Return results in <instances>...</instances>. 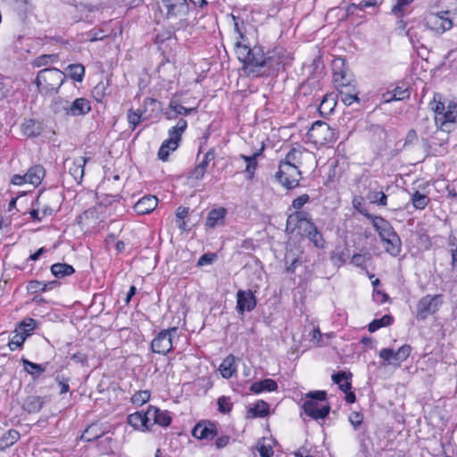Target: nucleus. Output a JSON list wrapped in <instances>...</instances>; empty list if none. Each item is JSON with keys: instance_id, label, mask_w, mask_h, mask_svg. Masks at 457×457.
Returning a JSON list of instances; mask_svg holds the SVG:
<instances>
[{"instance_id": "obj_15", "label": "nucleus", "mask_w": 457, "mask_h": 457, "mask_svg": "<svg viewBox=\"0 0 457 457\" xmlns=\"http://www.w3.org/2000/svg\"><path fill=\"white\" fill-rule=\"evenodd\" d=\"M192 436L197 439L212 440L217 436V429L210 421H200L192 429Z\"/></svg>"}, {"instance_id": "obj_64", "label": "nucleus", "mask_w": 457, "mask_h": 457, "mask_svg": "<svg viewBox=\"0 0 457 457\" xmlns=\"http://www.w3.org/2000/svg\"><path fill=\"white\" fill-rule=\"evenodd\" d=\"M258 452L261 457H271L273 450L270 445H261L258 446Z\"/></svg>"}, {"instance_id": "obj_2", "label": "nucleus", "mask_w": 457, "mask_h": 457, "mask_svg": "<svg viewBox=\"0 0 457 457\" xmlns=\"http://www.w3.org/2000/svg\"><path fill=\"white\" fill-rule=\"evenodd\" d=\"M236 53L238 60L243 62L245 72L250 76H263L266 71L263 70L264 53L261 46L250 47L241 43L236 44Z\"/></svg>"}, {"instance_id": "obj_59", "label": "nucleus", "mask_w": 457, "mask_h": 457, "mask_svg": "<svg viewBox=\"0 0 457 457\" xmlns=\"http://www.w3.org/2000/svg\"><path fill=\"white\" fill-rule=\"evenodd\" d=\"M217 403H218L219 411L220 412L227 413V412L230 411L232 404L229 402L228 398H227L225 396H221L218 399Z\"/></svg>"}, {"instance_id": "obj_51", "label": "nucleus", "mask_w": 457, "mask_h": 457, "mask_svg": "<svg viewBox=\"0 0 457 457\" xmlns=\"http://www.w3.org/2000/svg\"><path fill=\"white\" fill-rule=\"evenodd\" d=\"M127 119L130 128L134 130L142 120V112L140 111L129 110Z\"/></svg>"}, {"instance_id": "obj_27", "label": "nucleus", "mask_w": 457, "mask_h": 457, "mask_svg": "<svg viewBox=\"0 0 457 457\" xmlns=\"http://www.w3.org/2000/svg\"><path fill=\"white\" fill-rule=\"evenodd\" d=\"M277 382L271 378L254 382L250 386V390L255 394H260L263 391L272 392L277 390Z\"/></svg>"}, {"instance_id": "obj_26", "label": "nucleus", "mask_w": 457, "mask_h": 457, "mask_svg": "<svg viewBox=\"0 0 457 457\" xmlns=\"http://www.w3.org/2000/svg\"><path fill=\"white\" fill-rule=\"evenodd\" d=\"M220 372L224 378H231L237 371L236 358L234 355H228L220 365Z\"/></svg>"}, {"instance_id": "obj_63", "label": "nucleus", "mask_w": 457, "mask_h": 457, "mask_svg": "<svg viewBox=\"0 0 457 457\" xmlns=\"http://www.w3.org/2000/svg\"><path fill=\"white\" fill-rule=\"evenodd\" d=\"M351 262L357 267H363L366 263V257L361 253H355L352 257Z\"/></svg>"}, {"instance_id": "obj_18", "label": "nucleus", "mask_w": 457, "mask_h": 457, "mask_svg": "<svg viewBox=\"0 0 457 457\" xmlns=\"http://www.w3.org/2000/svg\"><path fill=\"white\" fill-rule=\"evenodd\" d=\"M91 111L90 102L84 97L76 98L73 102L69 101V116L77 117L87 114Z\"/></svg>"}, {"instance_id": "obj_61", "label": "nucleus", "mask_w": 457, "mask_h": 457, "mask_svg": "<svg viewBox=\"0 0 457 457\" xmlns=\"http://www.w3.org/2000/svg\"><path fill=\"white\" fill-rule=\"evenodd\" d=\"M206 173L205 170H203V168H199L197 165L195 167V169L190 172L189 179L194 180H201L204 174Z\"/></svg>"}, {"instance_id": "obj_58", "label": "nucleus", "mask_w": 457, "mask_h": 457, "mask_svg": "<svg viewBox=\"0 0 457 457\" xmlns=\"http://www.w3.org/2000/svg\"><path fill=\"white\" fill-rule=\"evenodd\" d=\"M310 201V196L307 194H303L302 195L296 197L292 202V207L295 210H301V208Z\"/></svg>"}, {"instance_id": "obj_41", "label": "nucleus", "mask_w": 457, "mask_h": 457, "mask_svg": "<svg viewBox=\"0 0 457 457\" xmlns=\"http://www.w3.org/2000/svg\"><path fill=\"white\" fill-rule=\"evenodd\" d=\"M261 154V151L254 153L251 156H246L242 154L241 158L245 162L246 167H245V172L248 174L249 179H252L253 177L255 169L257 167V162L256 158Z\"/></svg>"}, {"instance_id": "obj_40", "label": "nucleus", "mask_w": 457, "mask_h": 457, "mask_svg": "<svg viewBox=\"0 0 457 457\" xmlns=\"http://www.w3.org/2000/svg\"><path fill=\"white\" fill-rule=\"evenodd\" d=\"M69 76L77 82H81L85 76V67L81 63L70 64L67 67Z\"/></svg>"}, {"instance_id": "obj_22", "label": "nucleus", "mask_w": 457, "mask_h": 457, "mask_svg": "<svg viewBox=\"0 0 457 457\" xmlns=\"http://www.w3.org/2000/svg\"><path fill=\"white\" fill-rule=\"evenodd\" d=\"M87 159L83 156L74 158L69 164V172L76 181H80L84 177V168Z\"/></svg>"}, {"instance_id": "obj_14", "label": "nucleus", "mask_w": 457, "mask_h": 457, "mask_svg": "<svg viewBox=\"0 0 457 457\" xmlns=\"http://www.w3.org/2000/svg\"><path fill=\"white\" fill-rule=\"evenodd\" d=\"M256 306V299L252 291L238 290L237 293V310L238 313L253 311Z\"/></svg>"}, {"instance_id": "obj_46", "label": "nucleus", "mask_w": 457, "mask_h": 457, "mask_svg": "<svg viewBox=\"0 0 457 457\" xmlns=\"http://www.w3.org/2000/svg\"><path fill=\"white\" fill-rule=\"evenodd\" d=\"M390 96L386 99V102L393 100L402 101L410 97V92L407 88L403 87H396L391 93H388Z\"/></svg>"}, {"instance_id": "obj_39", "label": "nucleus", "mask_w": 457, "mask_h": 457, "mask_svg": "<svg viewBox=\"0 0 457 457\" xmlns=\"http://www.w3.org/2000/svg\"><path fill=\"white\" fill-rule=\"evenodd\" d=\"M306 222V227H308V221H312L310 218V214L307 212L295 210V212L290 214L287 218V228L289 229L290 225L294 222Z\"/></svg>"}, {"instance_id": "obj_54", "label": "nucleus", "mask_w": 457, "mask_h": 457, "mask_svg": "<svg viewBox=\"0 0 457 457\" xmlns=\"http://www.w3.org/2000/svg\"><path fill=\"white\" fill-rule=\"evenodd\" d=\"M47 284L37 280H33L29 282L27 286V289L31 294H36L38 292H45L47 288Z\"/></svg>"}, {"instance_id": "obj_34", "label": "nucleus", "mask_w": 457, "mask_h": 457, "mask_svg": "<svg viewBox=\"0 0 457 457\" xmlns=\"http://www.w3.org/2000/svg\"><path fill=\"white\" fill-rule=\"evenodd\" d=\"M51 272L54 277L62 278L73 274L75 270L71 265L67 263H54L51 266Z\"/></svg>"}, {"instance_id": "obj_1", "label": "nucleus", "mask_w": 457, "mask_h": 457, "mask_svg": "<svg viewBox=\"0 0 457 457\" xmlns=\"http://www.w3.org/2000/svg\"><path fill=\"white\" fill-rule=\"evenodd\" d=\"M429 106L436 114L435 121L439 128L433 139L440 140L439 145L443 146L448 141V137L445 133L451 130L453 124L457 120V103L453 101H448L447 103L442 101L441 94L435 93Z\"/></svg>"}, {"instance_id": "obj_17", "label": "nucleus", "mask_w": 457, "mask_h": 457, "mask_svg": "<svg viewBox=\"0 0 457 457\" xmlns=\"http://www.w3.org/2000/svg\"><path fill=\"white\" fill-rule=\"evenodd\" d=\"M196 108H187L179 104V102L172 97L169 103L164 115L168 120H174L178 116H187L195 112Z\"/></svg>"}, {"instance_id": "obj_25", "label": "nucleus", "mask_w": 457, "mask_h": 457, "mask_svg": "<svg viewBox=\"0 0 457 457\" xmlns=\"http://www.w3.org/2000/svg\"><path fill=\"white\" fill-rule=\"evenodd\" d=\"M45 174L46 170L43 166L34 165L30 167L26 173L27 181L28 183L37 187L44 179Z\"/></svg>"}, {"instance_id": "obj_30", "label": "nucleus", "mask_w": 457, "mask_h": 457, "mask_svg": "<svg viewBox=\"0 0 457 457\" xmlns=\"http://www.w3.org/2000/svg\"><path fill=\"white\" fill-rule=\"evenodd\" d=\"M338 96L341 101L345 105H351L354 102H359L358 91L354 86H351V87H346L343 89H339Z\"/></svg>"}, {"instance_id": "obj_32", "label": "nucleus", "mask_w": 457, "mask_h": 457, "mask_svg": "<svg viewBox=\"0 0 457 457\" xmlns=\"http://www.w3.org/2000/svg\"><path fill=\"white\" fill-rule=\"evenodd\" d=\"M352 378L351 373H346L345 371H339L332 376V380L334 383L338 385L339 388L343 392H347L351 388L350 379Z\"/></svg>"}, {"instance_id": "obj_33", "label": "nucleus", "mask_w": 457, "mask_h": 457, "mask_svg": "<svg viewBox=\"0 0 457 457\" xmlns=\"http://www.w3.org/2000/svg\"><path fill=\"white\" fill-rule=\"evenodd\" d=\"M386 245V251L392 256H397L401 252V241L399 237L395 234L383 241Z\"/></svg>"}, {"instance_id": "obj_21", "label": "nucleus", "mask_w": 457, "mask_h": 457, "mask_svg": "<svg viewBox=\"0 0 457 457\" xmlns=\"http://www.w3.org/2000/svg\"><path fill=\"white\" fill-rule=\"evenodd\" d=\"M372 224L376 230L378 232L382 241L386 240V238L390 237L395 232L393 230L392 226L383 218L373 216L371 218Z\"/></svg>"}, {"instance_id": "obj_5", "label": "nucleus", "mask_w": 457, "mask_h": 457, "mask_svg": "<svg viewBox=\"0 0 457 457\" xmlns=\"http://www.w3.org/2000/svg\"><path fill=\"white\" fill-rule=\"evenodd\" d=\"M188 10L187 0H162L161 12H164L168 19H179V21L173 27L174 34L191 26L187 19L184 18L188 13Z\"/></svg>"}, {"instance_id": "obj_11", "label": "nucleus", "mask_w": 457, "mask_h": 457, "mask_svg": "<svg viewBox=\"0 0 457 457\" xmlns=\"http://www.w3.org/2000/svg\"><path fill=\"white\" fill-rule=\"evenodd\" d=\"M442 302L440 295H427L417 304V315L420 320H425L429 315L437 312Z\"/></svg>"}, {"instance_id": "obj_8", "label": "nucleus", "mask_w": 457, "mask_h": 457, "mask_svg": "<svg viewBox=\"0 0 457 457\" xmlns=\"http://www.w3.org/2000/svg\"><path fill=\"white\" fill-rule=\"evenodd\" d=\"M310 141L315 145H326L337 140L335 129L324 121H315L307 132Z\"/></svg>"}, {"instance_id": "obj_12", "label": "nucleus", "mask_w": 457, "mask_h": 457, "mask_svg": "<svg viewBox=\"0 0 457 457\" xmlns=\"http://www.w3.org/2000/svg\"><path fill=\"white\" fill-rule=\"evenodd\" d=\"M411 347L409 345H403L397 351L391 348H383L379 352V357L387 364L400 365L411 354Z\"/></svg>"}, {"instance_id": "obj_7", "label": "nucleus", "mask_w": 457, "mask_h": 457, "mask_svg": "<svg viewBox=\"0 0 457 457\" xmlns=\"http://www.w3.org/2000/svg\"><path fill=\"white\" fill-rule=\"evenodd\" d=\"M187 127V122L185 119L181 118L178 120L177 124L169 129V137L165 139L159 151L158 157L162 161H167L170 152L175 151L179 143L181 140V137Z\"/></svg>"}, {"instance_id": "obj_16", "label": "nucleus", "mask_w": 457, "mask_h": 457, "mask_svg": "<svg viewBox=\"0 0 457 457\" xmlns=\"http://www.w3.org/2000/svg\"><path fill=\"white\" fill-rule=\"evenodd\" d=\"M149 428L157 424L162 427H167L171 422V416L168 411L160 410L154 406L148 407Z\"/></svg>"}, {"instance_id": "obj_45", "label": "nucleus", "mask_w": 457, "mask_h": 457, "mask_svg": "<svg viewBox=\"0 0 457 457\" xmlns=\"http://www.w3.org/2000/svg\"><path fill=\"white\" fill-rule=\"evenodd\" d=\"M414 0H396L395 4L392 7V12L397 17H403L408 12V7Z\"/></svg>"}, {"instance_id": "obj_9", "label": "nucleus", "mask_w": 457, "mask_h": 457, "mask_svg": "<svg viewBox=\"0 0 457 457\" xmlns=\"http://www.w3.org/2000/svg\"><path fill=\"white\" fill-rule=\"evenodd\" d=\"M298 168V166L291 165L287 162H280L275 177L284 187L287 189L295 188L298 187L302 178L301 171Z\"/></svg>"}, {"instance_id": "obj_48", "label": "nucleus", "mask_w": 457, "mask_h": 457, "mask_svg": "<svg viewBox=\"0 0 457 457\" xmlns=\"http://www.w3.org/2000/svg\"><path fill=\"white\" fill-rule=\"evenodd\" d=\"M249 412L252 413V417H264L269 412V405L264 401H258L254 407L250 408Z\"/></svg>"}, {"instance_id": "obj_35", "label": "nucleus", "mask_w": 457, "mask_h": 457, "mask_svg": "<svg viewBox=\"0 0 457 457\" xmlns=\"http://www.w3.org/2000/svg\"><path fill=\"white\" fill-rule=\"evenodd\" d=\"M20 438V433L15 429L8 430L0 438V450H4L14 445Z\"/></svg>"}, {"instance_id": "obj_53", "label": "nucleus", "mask_w": 457, "mask_h": 457, "mask_svg": "<svg viewBox=\"0 0 457 457\" xmlns=\"http://www.w3.org/2000/svg\"><path fill=\"white\" fill-rule=\"evenodd\" d=\"M55 59H56V57L53 54H42V55L37 57L33 61L32 64L35 67H42V66H46L49 63H52Z\"/></svg>"}, {"instance_id": "obj_42", "label": "nucleus", "mask_w": 457, "mask_h": 457, "mask_svg": "<svg viewBox=\"0 0 457 457\" xmlns=\"http://www.w3.org/2000/svg\"><path fill=\"white\" fill-rule=\"evenodd\" d=\"M411 203L415 209L423 210L428 204L429 198L426 195L415 191L411 195Z\"/></svg>"}, {"instance_id": "obj_43", "label": "nucleus", "mask_w": 457, "mask_h": 457, "mask_svg": "<svg viewBox=\"0 0 457 457\" xmlns=\"http://www.w3.org/2000/svg\"><path fill=\"white\" fill-rule=\"evenodd\" d=\"M392 321H393L392 316L386 314L380 319H376V320H372L369 324V331L373 333L376 330L379 329L380 328L390 325L392 323Z\"/></svg>"}, {"instance_id": "obj_28", "label": "nucleus", "mask_w": 457, "mask_h": 457, "mask_svg": "<svg viewBox=\"0 0 457 457\" xmlns=\"http://www.w3.org/2000/svg\"><path fill=\"white\" fill-rule=\"evenodd\" d=\"M303 154L311 156L310 152L302 151L301 149H297V148H292L287 153L285 159L283 161H281L280 162H287L288 164L299 167L302 164V158H303Z\"/></svg>"}, {"instance_id": "obj_55", "label": "nucleus", "mask_w": 457, "mask_h": 457, "mask_svg": "<svg viewBox=\"0 0 457 457\" xmlns=\"http://www.w3.org/2000/svg\"><path fill=\"white\" fill-rule=\"evenodd\" d=\"M26 337H27L24 336L21 332L17 331V334L15 336H13V337L10 340V342L8 344L9 348L12 351L16 350L21 345H22V344L24 343Z\"/></svg>"}, {"instance_id": "obj_29", "label": "nucleus", "mask_w": 457, "mask_h": 457, "mask_svg": "<svg viewBox=\"0 0 457 457\" xmlns=\"http://www.w3.org/2000/svg\"><path fill=\"white\" fill-rule=\"evenodd\" d=\"M109 81L101 80L92 89V96L98 103H103L104 98L109 95Z\"/></svg>"}, {"instance_id": "obj_57", "label": "nucleus", "mask_w": 457, "mask_h": 457, "mask_svg": "<svg viewBox=\"0 0 457 457\" xmlns=\"http://www.w3.org/2000/svg\"><path fill=\"white\" fill-rule=\"evenodd\" d=\"M381 2L382 0H353V5L363 10L366 7L378 5Z\"/></svg>"}, {"instance_id": "obj_50", "label": "nucleus", "mask_w": 457, "mask_h": 457, "mask_svg": "<svg viewBox=\"0 0 457 457\" xmlns=\"http://www.w3.org/2000/svg\"><path fill=\"white\" fill-rule=\"evenodd\" d=\"M336 105V102L333 97H330L329 96H326L323 97L320 106L319 111L321 114L323 113H329L332 112Z\"/></svg>"}, {"instance_id": "obj_13", "label": "nucleus", "mask_w": 457, "mask_h": 457, "mask_svg": "<svg viewBox=\"0 0 457 457\" xmlns=\"http://www.w3.org/2000/svg\"><path fill=\"white\" fill-rule=\"evenodd\" d=\"M284 65V54L282 49H274L264 55L263 70L266 71L265 75L278 71Z\"/></svg>"}, {"instance_id": "obj_10", "label": "nucleus", "mask_w": 457, "mask_h": 457, "mask_svg": "<svg viewBox=\"0 0 457 457\" xmlns=\"http://www.w3.org/2000/svg\"><path fill=\"white\" fill-rule=\"evenodd\" d=\"M177 328L163 329L159 332L151 343L152 351L162 355L167 354L172 349V338L177 336Z\"/></svg>"}, {"instance_id": "obj_52", "label": "nucleus", "mask_w": 457, "mask_h": 457, "mask_svg": "<svg viewBox=\"0 0 457 457\" xmlns=\"http://www.w3.org/2000/svg\"><path fill=\"white\" fill-rule=\"evenodd\" d=\"M363 202H364V200H363L362 196L355 195L353 198L352 204H353V208L356 209L360 213L371 219L373 216L368 213L367 209L364 207Z\"/></svg>"}, {"instance_id": "obj_24", "label": "nucleus", "mask_w": 457, "mask_h": 457, "mask_svg": "<svg viewBox=\"0 0 457 457\" xmlns=\"http://www.w3.org/2000/svg\"><path fill=\"white\" fill-rule=\"evenodd\" d=\"M304 233L316 247L324 248L325 240L312 221H308V227L304 228Z\"/></svg>"}, {"instance_id": "obj_4", "label": "nucleus", "mask_w": 457, "mask_h": 457, "mask_svg": "<svg viewBox=\"0 0 457 457\" xmlns=\"http://www.w3.org/2000/svg\"><path fill=\"white\" fill-rule=\"evenodd\" d=\"M424 25L436 34L450 30L453 26H457V8L428 13L424 18Z\"/></svg>"}, {"instance_id": "obj_60", "label": "nucleus", "mask_w": 457, "mask_h": 457, "mask_svg": "<svg viewBox=\"0 0 457 457\" xmlns=\"http://www.w3.org/2000/svg\"><path fill=\"white\" fill-rule=\"evenodd\" d=\"M362 415L360 412L353 411L349 416V421L356 429L362 423Z\"/></svg>"}, {"instance_id": "obj_47", "label": "nucleus", "mask_w": 457, "mask_h": 457, "mask_svg": "<svg viewBox=\"0 0 457 457\" xmlns=\"http://www.w3.org/2000/svg\"><path fill=\"white\" fill-rule=\"evenodd\" d=\"M37 321L32 318L23 320L17 328V331L21 332L24 336L28 337L36 328Z\"/></svg>"}, {"instance_id": "obj_31", "label": "nucleus", "mask_w": 457, "mask_h": 457, "mask_svg": "<svg viewBox=\"0 0 457 457\" xmlns=\"http://www.w3.org/2000/svg\"><path fill=\"white\" fill-rule=\"evenodd\" d=\"M44 405L43 398L31 395L26 398L23 403V409L29 413L38 412Z\"/></svg>"}, {"instance_id": "obj_6", "label": "nucleus", "mask_w": 457, "mask_h": 457, "mask_svg": "<svg viewBox=\"0 0 457 457\" xmlns=\"http://www.w3.org/2000/svg\"><path fill=\"white\" fill-rule=\"evenodd\" d=\"M309 398L304 402L303 408L306 415L313 420L324 419L328 416L330 407L325 403L327 394L325 391H314L306 395Z\"/></svg>"}, {"instance_id": "obj_3", "label": "nucleus", "mask_w": 457, "mask_h": 457, "mask_svg": "<svg viewBox=\"0 0 457 457\" xmlns=\"http://www.w3.org/2000/svg\"><path fill=\"white\" fill-rule=\"evenodd\" d=\"M65 79V73L59 69L46 68L38 71L35 84L40 94L52 95L57 92Z\"/></svg>"}, {"instance_id": "obj_56", "label": "nucleus", "mask_w": 457, "mask_h": 457, "mask_svg": "<svg viewBox=\"0 0 457 457\" xmlns=\"http://www.w3.org/2000/svg\"><path fill=\"white\" fill-rule=\"evenodd\" d=\"M97 428H98L96 425L89 426L82 434V436H81L82 439L89 442V441L98 438L100 436V434L96 433Z\"/></svg>"}, {"instance_id": "obj_44", "label": "nucleus", "mask_w": 457, "mask_h": 457, "mask_svg": "<svg viewBox=\"0 0 457 457\" xmlns=\"http://www.w3.org/2000/svg\"><path fill=\"white\" fill-rule=\"evenodd\" d=\"M367 198L371 204L380 206H386L387 204V196L382 191H370L367 195Z\"/></svg>"}, {"instance_id": "obj_62", "label": "nucleus", "mask_w": 457, "mask_h": 457, "mask_svg": "<svg viewBox=\"0 0 457 457\" xmlns=\"http://www.w3.org/2000/svg\"><path fill=\"white\" fill-rule=\"evenodd\" d=\"M285 260H286L287 263H288L290 262V263L287 267V270L289 272H294L297 263L299 262V259L298 258L291 259L290 254L288 253H287V254L285 256Z\"/></svg>"}, {"instance_id": "obj_38", "label": "nucleus", "mask_w": 457, "mask_h": 457, "mask_svg": "<svg viewBox=\"0 0 457 457\" xmlns=\"http://www.w3.org/2000/svg\"><path fill=\"white\" fill-rule=\"evenodd\" d=\"M51 108L55 114L69 116V101L61 97L54 98Z\"/></svg>"}, {"instance_id": "obj_49", "label": "nucleus", "mask_w": 457, "mask_h": 457, "mask_svg": "<svg viewBox=\"0 0 457 457\" xmlns=\"http://www.w3.org/2000/svg\"><path fill=\"white\" fill-rule=\"evenodd\" d=\"M150 399V392L148 390H139L131 396V403L137 406H141Z\"/></svg>"}, {"instance_id": "obj_20", "label": "nucleus", "mask_w": 457, "mask_h": 457, "mask_svg": "<svg viewBox=\"0 0 457 457\" xmlns=\"http://www.w3.org/2000/svg\"><path fill=\"white\" fill-rule=\"evenodd\" d=\"M128 423L138 430H149L148 410L144 413L137 411L129 415Z\"/></svg>"}, {"instance_id": "obj_19", "label": "nucleus", "mask_w": 457, "mask_h": 457, "mask_svg": "<svg viewBox=\"0 0 457 457\" xmlns=\"http://www.w3.org/2000/svg\"><path fill=\"white\" fill-rule=\"evenodd\" d=\"M158 204V199L154 195H146L139 199L134 204V210L137 214L144 215L153 212Z\"/></svg>"}, {"instance_id": "obj_37", "label": "nucleus", "mask_w": 457, "mask_h": 457, "mask_svg": "<svg viewBox=\"0 0 457 457\" xmlns=\"http://www.w3.org/2000/svg\"><path fill=\"white\" fill-rule=\"evenodd\" d=\"M21 362L23 363L26 372L31 375L34 378H38L39 375L46 371V365L34 363L25 358L21 359Z\"/></svg>"}, {"instance_id": "obj_36", "label": "nucleus", "mask_w": 457, "mask_h": 457, "mask_svg": "<svg viewBox=\"0 0 457 457\" xmlns=\"http://www.w3.org/2000/svg\"><path fill=\"white\" fill-rule=\"evenodd\" d=\"M333 80L338 91L339 89L349 88L351 86H354L352 84L350 77L343 71H334Z\"/></svg>"}, {"instance_id": "obj_23", "label": "nucleus", "mask_w": 457, "mask_h": 457, "mask_svg": "<svg viewBox=\"0 0 457 457\" xmlns=\"http://www.w3.org/2000/svg\"><path fill=\"white\" fill-rule=\"evenodd\" d=\"M227 210L223 207L212 209L208 213L205 226L210 228H214L216 226L222 225L225 220Z\"/></svg>"}]
</instances>
